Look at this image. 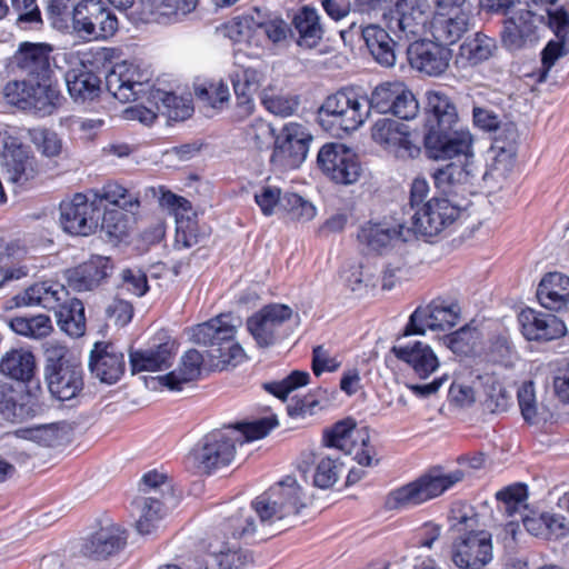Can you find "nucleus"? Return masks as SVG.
I'll return each mask as SVG.
<instances>
[{"mask_svg":"<svg viewBox=\"0 0 569 569\" xmlns=\"http://www.w3.org/2000/svg\"><path fill=\"white\" fill-rule=\"evenodd\" d=\"M68 70L64 74L69 94L74 101L93 100L100 92V79L92 71L91 54L86 51L64 53Z\"/></svg>","mask_w":569,"mask_h":569,"instance_id":"obj_16","label":"nucleus"},{"mask_svg":"<svg viewBox=\"0 0 569 569\" xmlns=\"http://www.w3.org/2000/svg\"><path fill=\"white\" fill-rule=\"evenodd\" d=\"M89 193L97 194L98 204L100 207L102 201H107L122 209H132L139 204L138 199L129 193L124 187L120 186L117 180L109 181L102 188L101 192L90 191Z\"/></svg>","mask_w":569,"mask_h":569,"instance_id":"obj_54","label":"nucleus"},{"mask_svg":"<svg viewBox=\"0 0 569 569\" xmlns=\"http://www.w3.org/2000/svg\"><path fill=\"white\" fill-rule=\"evenodd\" d=\"M569 53V42L565 39H551L541 50V67L538 71L537 81L545 82L549 76L551 68L557 60Z\"/></svg>","mask_w":569,"mask_h":569,"instance_id":"obj_53","label":"nucleus"},{"mask_svg":"<svg viewBox=\"0 0 569 569\" xmlns=\"http://www.w3.org/2000/svg\"><path fill=\"white\" fill-rule=\"evenodd\" d=\"M317 164L328 178H359L365 174L357 157L339 143L322 146L317 154Z\"/></svg>","mask_w":569,"mask_h":569,"instance_id":"obj_21","label":"nucleus"},{"mask_svg":"<svg viewBox=\"0 0 569 569\" xmlns=\"http://www.w3.org/2000/svg\"><path fill=\"white\" fill-rule=\"evenodd\" d=\"M127 542L126 532L116 525L101 528L86 540L81 552L92 559H104L119 552Z\"/></svg>","mask_w":569,"mask_h":569,"instance_id":"obj_31","label":"nucleus"},{"mask_svg":"<svg viewBox=\"0 0 569 569\" xmlns=\"http://www.w3.org/2000/svg\"><path fill=\"white\" fill-rule=\"evenodd\" d=\"M51 47L46 43H20L14 61L22 80H11L3 88L8 103L41 117L52 114L63 99L50 64Z\"/></svg>","mask_w":569,"mask_h":569,"instance_id":"obj_2","label":"nucleus"},{"mask_svg":"<svg viewBox=\"0 0 569 569\" xmlns=\"http://www.w3.org/2000/svg\"><path fill=\"white\" fill-rule=\"evenodd\" d=\"M467 182L468 180H435L436 188L446 197L429 200V242H432L430 238L455 229L462 214L458 196L467 189Z\"/></svg>","mask_w":569,"mask_h":569,"instance_id":"obj_10","label":"nucleus"},{"mask_svg":"<svg viewBox=\"0 0 569 569\" xmlns=\"http://www.w3.org/2000/svg\"><path fill=\"white\" fill-rule=\"evenodd\" d=\"M311 141L312 134L306 126L287 123L276 140L270 159L272 166L283 171L299 168L307 158Z\"/></svg>","mask_w":569,"mask_h":569,"instance_id":"obj_15","label":"nucleus"},{"mask_svg":"<svg viewBox=\"0 0 569 569\" xmlns=\"http://www.w3.org/2000/svg\"><path fill=\"white\" fill-rule=\"evenodd\" d=\"M496 40L482 32H477L473 38H468L460 46V56L465 58L469 64L477 66L490 57L496 50Z\"/></svg>","mask_w":569,"mask_h":569,"instance_id":"obj_46","label":"nucleus"},{"mask_svg":"<svg viewBox=\"0 0 569 569\" xmlns=\"http://www.w3.org/2000/svg\"><path fill=\"white\" fill-rule=\"evenodd\" d=\"M355 32L360 34L377 63L385 68L395 66L397 60L395 50L396 42L382 27L375 23L357 27V24L352 22L349 30H342L340 34L346 42L347 37H351Z\"/></svg>","mask_w":569,"mask_h":569,"instance_id":"obj_26","label":"nucleus"},{"mask_svg":"<svg viewBox=\"0 0 569 569\" xmlns=\"http://www.w3.org/2000/svg\"><path fill=\"white\" fill-rule=\"evenodd\" d=\"M229 37L236 42L242 40L249 43H261L254 40L256 37L264 36L271 43L283 42L290 33L289 24L277 13L254 9L251 14L233 21L229 26Z\"/></svg>","mask_w":569,"mask_h":569,"instance_id":"obj_11","label":"nucleus"},{"mask_svg":"<svg viewBox=\"0 0 569 569\" xmlns=\"http://www.w3.org/2000/svg\"><path fill=\"white\" fill-rule=\"evenodd\" d=\"M473 158V136L459 117L453 100L429 90V159L448 160L431 178H469Z\"/></svg>","mask_w":569,"mask_h":569,"instance_id":"obj_1","label":"nucleus"},{"mask_svg":"<svg viewBox=\"0 0 569 569\" xmlns=\"http://www.w3.org/2000/svg\"><path fill=\"white\" fill-rule=\"evenodd\" d=\"M6 252L8 257L23 260L24 263L18 267L6 268L0 286H2L4 281L24 278L38 268L37 264L30 262L33 260V257L30 254V248L24 240H13L9 242L6 247Z\"/></svg>","mask_w":569,"mask_h":569,"instance_id":"obj_43","label":"nucleus"},{"mask_svg":"<svg viewBox=\"0 0 569 569\" xmlns=\"http://www.w3.org/2000/svg\"><path fill=\"white\" fill-rule=\"evenodd\" d=\"M268 67L238 66L230 73V81L237 99V109L240 117H247L254 109V93L262 87L267 79Z\"/></svg>","mask_w":569,"mask_h":569,"instance_id":"obj_24","label":"nucleus"},{"mask_svg":"<svg viewBox=\"0 0 569 569\" xmlns=\"http://www.w3.org/2000/svg\"><path fill=\"white\" fill-rule=\"evenodd\" d=\"M198 0H141L146 21L167 23L178 20L196 9Z\"/></svg>","mask_w":569,"mask_h":569,"instance_id":"obj_33","label":"nucleus"},{"mask_svg":"<svg viewBox=\"0 0 569 569\" xmlns=\"http://www.w3.org/2000/svg\"><path fill=\"white\" fill-rule=\"evenodd\" d=\"M397 359L409 365L421 378H427V346L421 341L397 343L391 348Z\"/></svg>","mask_w":569,"mask_h":569,"instance_id":"obj_44","label":"nucleus"},{"mask_svg":"<svg viewBox=\"0 0 569 569\" xmlns=\"http://www.w3.org/2000/svg\"><path fill=\"white\" fill-rule=\"evenodd\" d=\"M545 22L543 16H538L530 9H518L502 21L500 40L509 51L525 48L528 42L538 39V28Z\"/></svg>","mask_w":569,"mask_h":569,"instance_id":"obj_19","label":"nucleus"},{"mask_svg":"<svg viewBox=\"0 0 569 569\" xmlns=\"http://www.w3.org/2000/svg\"><path fill=\"white\" fill-rule=\"evenodd\" d=\"M306 496L293 477H286L252 501L261 526L295 518L306 508Z\"/></svg>","mask_w":569,"mask_h":569,"instance_id":"obj_7","label":"nucleus"},{"mask_svg":"<svg viewBox=\"0 0 569 569\" xmlns=\"http://www.w3.org/2000/svg\"><path fill=\"white\" fill-rule=\"evenodd\" d=\"M427 6L423 0H395L385 13L386 27L399 39L423 37L427 30Z\"/></svg>","mask_w":569,"mask_h":569,"instance_id":"obj_17","label":"nucleus"},{"mask_svg":"<svg viewBox=\"0 0 569 569\" xmlns=\"http://www.w3.org/2000/svg\"><path fill=\"white\" fill-rule=\"evenodd\" d=\"M495 497L498 502L502 503L505 512L512 517L525 506L528 499V486L516 482L498 490Z\"/></svg>","mask_w":569,"mask_h":569,"instance_id":"obj_52","label":"nucleus"},{"mask_svg":"<svg viewBox=\"0 0 569 569\" xmlns=\"http://www.w3.org/2000/svg\"><path fill=\"white\" fill-rule=\"evenodd\" d=\"M448 520L452 529L469 532L478 530L479 513L476 508L463 500L453 501L450 506Z\"/></svg>","mask_w":569,"mask_h":569,"instance_id":"obj_48","label":"nucleus"},{"mask_svg":"<svg viewBox=\"0 0 569 569\" xmlns=\"http://www.w3.org/2000/svg\"><path fill=\"white\" fill-rule=\"evenodd\" d=\"M99 226L111 241H121L129 234L130 218L122 210L110 209L104 211Z\"/></svg>","mask_w":569,"mask_h":569,"instance_id":"obj_51","label":"nucleus"},{"mask_svg":"<svg viewBox=\"0 0 569 569\" xmlns=\"http://www.w3.org/2000/svg\"><path fill=\"white\" fill-rule=\"evenodd\" d=\"M176 352V341L162 333L159 343L130 353L132 372L166 370L171 367Z\"/></svg>","mask_w":569,"mask_h":569,"instance_id":"obj_28","label":"nucleus"},{"mask_svg":"<svg viewBox=\"0 0 569 569\" xmlns=\"http://www.w3.org/2000/svg\"><path fill=\"white\" fill-rule=\"evenodd\" d=\"M340 467L336 459L330 457L321 458L313 473V483L316 487L327 489L333 486L339 477Z\"/></svg>","mask_w":569,"mask_h":569,"instance_id":"obj_61","label":"nucleus"},{"mask_svg":"<svg viewBox=\"0 0 569 569\" xmlns=\"http://www.w3.org/2000/svg\"><path fill=\"white\" fill-rule=\"evenodd\" d=\"M140 515L136 528L141 535H149L156 528L157 522L164 516L163 503L156 496H149L134 500Z\"/></svg>","mask_w":569,"mask_h":569,"instance_id":"obj_45","label":"nucleus"},{"mask_svg":"<svg viewBox=\"0 0 569 569\" xmlns=\"http://www.w3.org/2000/svg\"><path fill=\"white\" fill-rule=\"evenodd\" d=\"M292 313L287 305L271 303L252 315L247 320V327L260 347H269L277 341L280 329Z\"/></svg>","mask_w":569,"mask_h":569,"instance_id":"obj_20","label":"nucleus"},{"mask_svg":"<svg viewBox=\"0 0 569 569\" xmlns=\"http://www.w3.org/2000/svg\"><path fill=\"white\" fill-rule=\"evenodd\" d=\"M451 559L460 569H480L492 559V537L487 530H471L452 545Z\"/></svg>","mask_w":569,"mask_h":569,"instance_id":"obj_18","label":"nucleus"},{"mask_svg":"<svg viewBox=\"0 0 569 569\" xmlns=\"http://www.w3.org/2000/svg\"><path fill=\"white\" fill-rule=\"evenodd\" d=\"M44 377L50 393L61 401L74 398L83 387V371L80 362L57 370L53 368L44 373Z\"/></svg>","mask_w":569,"mask_h":569,"instance_id":"obj_30","label":"nucleus"},{"mask_svg":"<svg viewBox=\"0 0 569 569\" xmlns=\"http://www.w3.org/2000/svg\"><path fill=\"white\" fill-rule=\"evenodd\" d=\"M402 82H383L371 96L357 87H345L329 94L318 109V123L332 136L359 129L369 118L371 109L379 113L393 110Z\"/></svg>","mask_w":569,"mask_h":569,"instance_id":"obj_3","label":"nucleus"},{"mask_svg":"<svg viewBox=\"0 0 569 569\" xmlns=\"http://www.w3.org/2000/svg\"><path fill=\"white\" fill-rule=\"evenodd\" d=\"M203 356L196 349H189L181 357L178 368L159 377V381L169 390H181L184 383L193 381L200 377Z\"/></svg>","mask_w":569,"mask_h":569,"instance_id":"obj_34","label":"nucleus"},{"mask_svg":"<svg viewBox=\"0 0 569 569\" xmlns=\"http://www.w3.org/2000/svg\"><path fill=\"white\" fill-rule=\"evenodd\" d=\"M29 138L37 150L46 157H57L62 150V140L53 130L33 128L29 130Z\"/></svg>","mask_w":569,"mask_h":569,"instance_id":"obj_56","label":"nucleus"},{"mask_svg":"<svg viewBox=\"0 0 569 569\" xmlns=\"http://www.w3.org/2000/svg\"><path fill=\"white\" fill-rule=\"evenodd\" d=\"M72 29L83 39L106 40L118 30V18L103 0H79Z\"/></svg>","mask_w":569,"mask_h":569,"instance_id":"obj_12","label":"nucleus"},{"mask_svg":"<svg viewBox=\"0 0 569 569\" xmlns=\"http://www.w3.org/2000/svg\"><path fill=\"white\" fill-rule=\"evenodd\" d=\"M197 97L208 102L213 109L222 108L223 103L229 101V87L222 81L212 82L207 87H199L196 90Z\"/></svg>","mask_w":569,"mask_h":569,"instance_id":"obj_64","label":"nucleus"},{"mask_svg":"<svg viewBox=\"0 0 569 569\" xmlns=\"http://www.w3.org/2000/svg\"><path fill=\"white\" fill-rule=\"evenodd\" d=\"M79 0H49L48 17L56 28L73 24V8Z\"/></svg>","mask_w":569,"mask_h":569,"instance_id":"obj_60","label":"nucleus"},{"mask_svg":"<svg viewBox=\"0 0 569 569\" xmlns=\"http://www.w3.org/2000/svg\"><path fill=\"white\" fill-rule=\"evenodd\" d=\"M89 368L101 382L116 383L124 373V355L112 343L97 342L90 353Z\"/></svg>","mask_w":569,"mask_h":569,"instance_id":"obj_27","label":"nucleus"},{"mask_svg":"<svg viewBox=\"0 0 569 569\" xmlns=\"http://www.w3.org/2000/svg\"><path fill=\"white\" fill-rule=\"evenodd\" d=\"M57 323L68 336L78 338L86 331L83 303L76 298L63 301L56 310Z\"/></svg>","mask_w":569,"mask_h":569,"instance_id":"obj_38","label":"nucleus"},{"mask_svg":"<svg viewBox=\"0 0 569 569\" xmlns=\"http://www.w3.org/2000/svg\"><path fill=\"white\" fill-rule=\"evenodd\" d=\"M277 422L271 418H261L252 422L240 423L238 427H231L237 430L238 445L254 441L266 437L274 427Z\"/></svg>","mask_w":569,"mask_h":569,"instance_id":"obj_59","label":"nucleus"},{"mask_svg":"<svg viewBox=\"0 0 569 569\" xmlns=\"http://www.w3.org/2000/svg\"><path fill=\"white\" fill-rule=\"evenodd\" d=\"M323 441L327 447L353 455V459L361 466L373 463L376 450L370 443L369 430L366 427L357 428L352 419L337 422L325 432Z\"/></svg>","mask_w":569,"mask_h":569,"instance_id":"obj_13","label":"nucleus"},{"mask_svg":"<svg viewBox=\"0 0 569 569\" xmlns=\"http://www.w3.org/2000/svg\"><path fill=\"white\" fill-rule=\"evenodd\" d=\"M472 117L476 127L486 131H498V134L495 138L497 143L503 141V139L508 140V143L499 146L500 149L505 150L507 148H511L512 144L516 143L518 131L515 124H506L502 129H500L498 117L493 112L480 107L473 108Z\"/></svg>","mask_w":569,"mask_h":569,"instance_id":"obj_41","label":"nucleus"},{"mask_svg":"<svg viewBox=\"0 0 569 569\" xmlns=\"http://www.w3.org/2000/svg\"><path fill=\"white\" fill-rule=\"evenodd\" d=\"M310 375L307 371L296 370L280 381H272L264 385V389L281 400L298 388L309 383Z\"/></svg>","mask_w":569,"mask_h":569,"instance_id":"obj_57","label":"nucleus"},{"mask_svg":"<svg viewBox=\"0 0 569 569\" xmlns=\"http://www.w3.org/2000/svg\"><path fill=\"white\" fill-rule=\"evenodd\" d=\"M461 309L453 298H436L429 302V330H449L460 319Z\"/></svg>","mask_w":569,"mask_h":569,"instance_id":"obj_39","label":"nucleus"},{"mask_svg":"<svg viewBox=\"0 0 569 569\" xmlns=\"http://www.w3.org/2000/svg\"><path fill=\"white\" fill-rule=\"evenodd\" d=\"M113 268L109 257L92 254L84 262L66 270L67 284L77 292L92 291L110 277Z\"/></svg>","mask_w":569,"mask_h":569,"instance_id":"obj_23","label":"nucleus"},{"mask_svg":"<svg viewBox=\"0 0 569 569\" xmlns=\"http://www.w3.org/2000/svg\"><path fill=\"white\" fill-rule=\"evenodd\" d=\"M537 298L542 307L559 311L569 302V277L561 272H549L541 279Z\"/></svg>","mask_w":569,"mask_h":569,"instance_id":"obj_32","label":"nucleus"},{"mask_svg":"<svg viewBox=\"0 0 569 569\" xmlns=\"http://www.w3.org/2000/svg\"><path fill=\"white\" fill-rule=\"evenodd\" d=\"M206 237L201 232L196 220V213L180 218L176 222L174 247L177 249H189L202 241Z\"/></svg>","mask_w":569,"mask_h":569,"instance_id":"obj_50","label":"nucleus"},{"mask_svg":"<svg viewBox=\"0 0 569 569\" xmlns=\"http://www.w3.org/2000/svg\"><path fill=\"white\" fill-rule=\"evenodd\" d=\"M262 106L272 114L282 118L292 116L299 107V98L292 94H276L271 87L260 93Z\"/></svg>","mask_w":569,"mask_h":569,"instance_id":"obj_49","label":"nucleus"},{"mask_svg":"<svg viewBox=\"0 0 569 569\" xmlns=\"http://www.w3.org/2000/svg\"><path fill=\"white\" fill-rule=\"evenodd\" d=\"M465 473L462 470H455L448 473L441 472V467L429 469V499L437 498L443 492L462 481Z\"/></svg>","mask_w":569,"mask_h":569,"instance_id":"obj_58","label":"nucleus"},{"mask_svg":"<svg viewBox=\"0 0 569 569\" xmlns=\"http://www.w3.org/2000/svg\"><path fill=\"white\" fill-rule=\"evenodd\" d=\"M479 339L480 332L478 329L469 325L446 335L443 338L446 346L458 356H470L475 353Z\"/></svg>","mask_w":569,"mask_h":569,"instance_id":"obj_47","label":"nucleus"},{"mask_svg":"<svg viewBox=\"0 0 569 569\" xmlns=\"http://www.w3.org/2000/svg\"><path fill=\"white\" fill-rule=\"evenodd\" d=\"M427 500V475L391 490L385 499V508L388 510L409 509L423 503Z\"/></svg>","mask_w":569,"mask_h":569,"instance_id":"obj_36","label":"nucleus"},{"mask_svg":"<svg viewBox=\"0 0 569 569\" xmlns=\"http://www.w3.org/2000/svg\"><path fill=\"white\" fill-rule=\"evenodd\" d=\"M293 24L299 33L300 46L315 47L323 36L320 17L315 8L303 7L295 16Z\"/></svg>","mask_w":569,"mask_h":569,"instance_id":"obj_40","label":"nucleus"},{"mask_svg":"<svg viewBox=\"0 0 569 569\" xmlns=\"http://www.w3.org/2000/svg\"><path fill=\"white\" fill-rule=\"evenodd\" d=\"M282 208L290 219L297 222H309L317 216V207L297 193H286L282 198Z\"/></svg>","mask_w":569,"mask_h":569,"instance_id":"obj_55","label":"nucleus"},{"mask_svg":"<svg viewBox=\"0 0 569 569\" xmlns=\"http://www.w3.org/2000/svg\"><path fill=\"white\" fill-rule=\"evenodd\" d=\"M372 139L398 157L415 158L420 147L412 139L408 126L389 118L379 119L372 128Z\"/></svg>","mask_w":569,"mask_h":569,"instance_id":"obj_25","label":"nucleus"},{"mask_svg":"<svg viewBox=\"0 0 569 569\" xmlns=\"http://www.w3.org/2000/svg\"><path fill=\"white\" fill-rule=\"evenodd\" d=\"M61 229L74 237H89L99 228L101 207L96 193H76L60 202Z\"/></svg>","mask_w":569,"mask_h":569,"instance_id":"obj_9","label":"nucleus"},{"mask_svg":"<svg viewBox=\"0 0 569 569\" xmlns=\"http://www.w3.org/2000/svg\"><path fill=\"white\" fill-rule=\"evenodd\" d=\"M152 72L149 68L122 61L113 66L106 76V88L120 102L139 99L147 93Z\"/></svg>","mask_w":569,"mask_h":569,"instance_id":"obj_14","label":"nucleus"},{"mask_svg":"<svg viewBox=\"0 0 569 569\" xmlns=\"http://www.w3.org/2000/svg\"><path fill=\"white\" fill-rule=\"evenodd\" d=\"M518 323L522 336L528 341L547 342L566 335L565 322L557 316L532 308H525L518 313Z\"/></svg>","mask_w":569,"mask_h":569,"instance_id":"obj_22","label":"nucleus"},{"mask_svg":"<svg viewBox=\"0 0 569 569\" xmlns=\"http://www.w3.org/2000/svg\"><path fill=\"white\" fill-rule=\"evenodd\" d=\"M241 320L232 313H221L190 329V339L197 345L209 346V356L217 359L216 366L224 369L236 367L244 358L242 347L234 341Z\"/></svg>","mask_w":569,"mask_h":569,"instance_id":"obj_4","label":"nucleus"},{"mask_svg":"<svg viewBox=\"0 0 569 569\" xmlns=\"http://www.w3.org/2000/svg\"><path fill=\"white\" fill-rule=\"evenodd\" d=\"M410 210L413 213L409 226L401 224L399 230H391L378 223H368L360 229L358 239L375 251H381L399 238L406 242L412 239L425 240L427 232L422 219L427 217V180H413Z\"/></svg>","mask_w":569,"mask_h":569,"instance_id":"obj_6","label":"nucleus"},{"mask_svg":"<svg viewBox=\"0 0 569 569\" xmlns=\"http://www.w3.org/2000/svg\"><path fill=\"white\" fill-rule=\"evenodd\" d=\"M467 28V18L460 10H440L436 8L435 14L429 21L431 41L447 47L458 42Z\"/></svg>","mask_w":569,"mask_h":569,"instance_id":"obj_29","label":"nucleus"},{"mask_svg":"<svg viewBox=\"0 0 569 569\" xmlns=\"http://www.w3.org/2000/svg\"><path fill=\"white\" fill-rule=\"evenodd\" d=\"M36 158L27 147L0 152V173L9 178H32L36 173Z\"/></svg>","mask_w":569,"mask_h":569,"instance_id":"obj_37","label":"nucleus"},{"mask_svg":"<svg viewBox=\"0 0 569 569\" xmlns=\"http://www.w3.org/2000/svg\"><path fill=\"white\" fill-rule=\"evenodd\" d=\"M239 432L231 427L206 435L190 455L194 467L202 473L229 466L234 457Z\"/></svg>","mask_w":569,"mask_h":569,"instance_id":"obj_8","label":"nucleus"},{"mask_svg":"<svg viewBox=\"0 0 569 569\" xmlns=\"http://www.w3.org/2000/svg\"><path fill=\"white\" fill-rule=\"evenodd\" d=\"M34 371V356L23 348L7 351L0 360V372L12 380L28 382L32 379Z\"/></svg>","mask_w":569,"mask_h":569,"instance_id":"obj_35","label":"nucleus"},{"mask_svg":"<svg viewBox=\"0 0 569 569\" xmlns=\"http://www.w3.org/2000/svg\"><path fill=\"white\" fill-rule=\"evenodd\" d=\"M256 531V520L250 511L240 510L229 517L220 527L221 537L209 545L211 565L218 569H244L250 562V556L238 541L251 538Z\"/></svg>","mask_w":569,"mask_h":569,"instance_id":"obj_5","label":"nucleus"},{"mask_svg":"<svg viewBox=\"0 0 569 569\" xmlns=\"http://www.w3.org/2000/svg\"><path fill=\"white\" fill-rule=\"evenodd\" d=\"M151 96L158 111L163 110L170 120L182 121L193 113L192 100L189 97H178L162 90H152Z\"/></svg>","mask_w":569,"mask_h":569,"instance_id":"obj_42","label":"nucleus"},{"mask_svg":"<svg viewBox=\"0 0 569 569\" xmlns=\"http://www.w3.org/2000/svg\"><path fill=\"white\" fill-rule=\"evenodd\" d=\"M160 191L159 204L161 208L168 210L174 216L176 222L180 218L194 213L190 201L186 198L178 196L170 190H164L163 188H161Z\"/></svg>","mask_w":569,"mask_h":569,"instance_id":"obj_62","label":"nucleus"},{"mask_svg":"<svg viewBox=\"0 0 569 569\" xmlns=\"http://www.w3.org/2000/svg\"><path fill=\"white\" fill-rule=\"evenodd\" d=\"M281 189L276 186H262L254 192L253 199L264 217H271L277 206H282Z\"/></svg>","mask_w":569,"mask_h":569,"instance_id":"obj_63","label":"nucleus"}]
</instances>
